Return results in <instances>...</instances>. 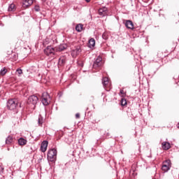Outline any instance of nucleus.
Wrapping results in <instances>:
<instances>
[{"label":"nucleus","mask_w":179,"mask_h":179,"mask_svg":"<svg viewBox=\"0 0 179 179\" xmlns=\"http://www.w3.org/2000/svg\"><path fill=\"white\" fill-rule=\"evenodd\" d=\"M44 1H45V0H43Z\"/></svg>","instance_id":"33"},{"label":"nucleus","mask_w":179,"mask_h":179,"mask_svg":"<svg viewBox=\"0 0 179 179\" xmlns=\"http://www.w3.org/2000/svg\"><path fill=\"white\" fill-rule=\"evenodd\" d=\"M67 47L68 45H66V44H62L58 47V48H56V51L61 52V51L66 50Z\"/></svg>","instance_id":"14"},{"label":"nucleus","mask_w":179,"mask_h":179,"mask_svg":"<svg viewBox=\"0 0 179 179\" xmlns=\"http://www.w3.org/2000/svg\"><path fill=\"white\" fill-rule=\"evenodd\" d=\"M41 101L43 106H48L51 103V96H50L48 92H43L42 94Z\"/></svg>","instance_id":"2"},{"label":"nucleus","mask_w":179,"mask_h":179,"mask_svg":"<svg viewBox=\"0 0 179 179\" xmlns=\"http://www.w3.org/2000/svg\"><path fill=\"white\" fill-rule=\"evenodd\" d=\"M18 143L20 145V146H24V145L27 143V141L23 138H20L18 140Z\"/></svg>","instance_id":"17"},{"label":"nucleus","mask_w":179,"mask_h":179,"mask_svg":"<svg viewBox=\"0 0 179 179\" xmlns=\"http://www.w3.org/2000/svg\"><path fill=\"white\" fill-rule=\"evenodd\" d=\"M120 96H125V92H124L123 90H120Z\"/></svg>","instance_id":"27"},{"label":"nucleus","mask_w":179,"mask_h":179,"mask_svg":"<svg viewBox=\"0 0 179 179\" xmlns=\"http://www.w3.org/2000/svg\"><path fill=\"white\" fill-rule=\"evenodd\" d=\"M80 52H82V49L80 48V46H77L74 50L71 51V55L73 58H75V57L79 55Z\"/></svg>","instance_id":"9"},{"label":"nucleus","mask_w":179,"mask_h":179,"mask_svg":"<svg viewBox=\"0 0 179 179\" xmlns=\"http://www.w3.org/2000/svg\"><path fill=\"white\" fill-rule=\"evenodd\" d=\"M90 48H92L96 45V41L94 38H90L89 41V44H88Z\"/></svg>","instance_id":"15"},{"label":"nucleus","mask_w":179,"mask_h":179,"mask_svg":"<svg viewBox=\"0 0 179 179\" xmlns=\"http://www.w3.org/2000/svg\"><path fill=\"white\" fill-rule=\"evenodd\" d=\"M76 31H78V33H80L82 30H83V24H78L76 26Z\"/></svg>","instance_id":"19"},{"label":"nucleus","mask_w":179,"mask_h":179,"mask_svg":"<svg viewBox=\"0 0 179 179\" xmlns=\"http://www.w3.org/2000/svg\"><path fill=\"white\" fill-rule=\"evenodd\" d=\"M177 128H179V124H177Z\"/></svg>","instance_id":"32"},{"label":"nucleus","mask_w":179,"mask_h":179,"mask_svg":"<svg viewBox=\"0 0 179 179\" xmlns=\"http://www.w3.org/2000/svg\"><path fill=\"white\" fill-rule=\"evenodd\" d=\"M102 37H103V38H104V37H106V34H103Z\"/></svg>","instance_id":"30"},{"label":"nucleus","mask_w":179,"mask_h":179,"mask_svg":"<svg viewBox=\"0 0 179 179\" xmlns=\"http://www.w3.org/2000/svg\"><path fill=\"white\" fill-rule=\"evenodd\" d=\"M8 12H13V10H15V4L11 3V4L8 6Z\"/></svg>","instance_id":"23"},{"label":"nucleus","mask_w":179,"mask_h":179,"mask_svg":"<svg viewBox=\"0 0 179 179\" xmlns=\"http://www.w3.org/2000/svg\"><path fill=\"white\" fill-rule=\"evenodd\" d=\"M43 122H44V119L43 118V117L41 115H40L38 119V125L39 127H41V125H43Z\"/></svg>","instance_id":"20"},{"label":"nucleus","mask_w":179,"mask_h":179,"mask_svg":"<svg viewBox=\"0 0 179 179\" xmlns=\"http://www.w3.org/2000/svg\"><path fill=\"white\" fill-rule=\"evenodd\" d=\"M87 2H90V0H85Z\"/></svg>","instance_id":"31"},{"label":"nucleus","mask_w":179,"mask_h":179,"mask_svg":"<svg viewBox=\"0 0 179 179\" xmlns=\"http://www.w3.org/2000/svg\"><path fill=\"white\" fill-rule=\"evenodd\" d=\"M57 159V150L55 148L51 149L48 152V160L50 162H55Z\"/></svg>","instance_id":"3"},{"label":"nucleus","mask_w":179,"mask_h":179,"mask_svg":"<svg viewBox=\"0 0 179 179\" xmlns=\"http://www.w3.org/2000/svg\"><path fill=\"white\" fill-rule=\"evenodd\" d=\"M121 104L122 106H125L127 104V100L122 99Z\"/></svg>","instance_id":"26"},{"label":"nucleus","mask_w":179,"mask_h":179,"mask_svg":"<svg viewBox=\"0 0 179 179\" xmlns=\"http://www.w3.org/2000/svg\"><path fill=\"white\" fill-rule=\"evenodd\" d=\"M4 168L2 166H0V174H3Z\"/></svg>","instance_id":"28"},{"label":"nucleus","mask_w":179,"mask_h":179,"mask_svg":"<svg viewBox=\"0 0 179 179\" xmlns=\"http://www.w3.org/2000/svg\"><path fill=\"white\" fill-rule=\"evenodd\" d=\"M8 72V69L6 68H3L0 71V76H5L6 73Z\"/></svg>","instance_id":"22"},{"label":"nucleus","mask_w":179,"mask_h":179,"mask_svg":"<svg viewBox=\"0 0 179 179\" xmlns=\"http://www.w3.org/2000/svg\"><path fill=\"white\" fill-rule=\"evenodd\" d=\"M171 168V161L170 159H167L164 161L162 164V170L164 171V173H167L169 170Z\"/></svg>","instance_id":"4"},{"label":"nucleus","mask_w":179,"mask_h":179,"mask_svg":"<svg viewBox=\"0 0 179 179\" xmlns=\"http://www.w3.org/2000/svg\"><path fill=\"white\" fill-rule=\"evenodd\" d=\"M152 179H155V178H152Z\"/></svg>","instance_id":"34"},{"label":"nucleus","mask_w":179,"mask_h":179,"mask_svg":"<svg viewBox=\"0 0 179 179\" xmlns=\"http://www.w3.org/2000/svg\"><path fill=\"white\" fill-rule=\"evenodd\" d=\"M13 142V136H8V138H6V145H10Z\"/></svg>","instance_id":"16"},{"label":"nucleus","mask_w":179,"mask_h":179,"mask_svg":"<svg viewBox=\"0 0 179 179\" xmlns=\"http://www.w3.org/2000/svg\"><path fill=\"white\" fill-rule=\"evenodd\" d=\"M125 26L127 29H130L131 30H134V22L131 20H127L125 22Z\"/></svg>","instance_id":"12"},{"label":"nucleus","mask_w":179,"mask_h":179,"mask_svg":"<svg viewBox=\"0 0 179 179\" xmlns=\"http://www.w3.org/2000/svg\"><path fill=\"white\" fill-rule=\"evenodd\" d=\"M34 10H36V12H40V6H35Z\"/></svg>","instance_id":"25"},{"label":"nucleus","mask_w":179,"mask_h":179,"mask_svg":"<svg viewBox=\"0 0 179 179\" xmlns=\"http://www.w3.org/2000/svg\"><path fill=\"white\" fill-rule=\"evenodd\" d=\"M17 104H19V101L15 99H8L7 101V108L8 110H16V107H17Z\"/></svg>","instance_id":"1"},{"label":"nucleus","mask_w":179,"mask_h":179,"mask_svg":"<svg viewBox=\"0 0 179 179\" xmlns=\"http://www.w3.org/2000/svg\"><path fill=\"white\" fill-rule=\"evenodd\" d=\"M99 16H101L102 17H104V16H107V8L106 7H102L101 8L99 9Z\"/></svg>","instance_id":"10"},{"label":"nucleus","mask_w":179,"mask_h":179,"mask_svg":"<svg viewBox=\"0 0 179 179\" xmlns=\"http://www.w3.org/2000/svg\"><path fill=\"white\" fill-rule=\"evenodd\" d=\"M76 118H80V114L76 113Z\"/></svg>","instance_id":"29"},{"label":"nucleus","mask_w":179,"mask_h":179,"mask_svg":"<svg viewBox=\"0 0 179 179\" xmlns=\"http://www.w3.org/2000/svg\"><path fill=\"white\" fill-rule=\"evenodd\" d=\"M162 149L164 150H169L171 148V145H170V143L164 141L162 143Z\"/></svg>","instance_id":"13"},{"label":"nucleus","mask_w":179,"mask_h":179,"mask_svg":"<svg viewBox=\"0 0 179 179\" xmlns=\"http://www.w3.org/2000/svg\"><path fill=\"white\" fill-rule=\"evenodd\" d=\"M16 73H17L18 76H20L23 73V70H22V69H17L16 70Z\"/></svg>","instance_id":"24"},{"label":"nucleus","mask_w":179,"mask_h":179,"mask_svg":"<svg viewBox=\"0 0 179 179\" xmlns=\"http://www.w3.org/2000/svg\"><path fill=\"white\" fill-rule=\"evenodd\" d=\"M38 102V97L36 95L30 96L28 99V104H32L36 107V104Z\"/></svg>","instance_id":"6"},{"label":"nucleus","mask_w":179,"mask_h":179,"mask_svg":"<svg viewBox=\"0 0 179 179\" xmlns=\"http://www.w3.org/2000/svg\"><path fill=\"white\" fill-rule=\"evenodd\" d=\"M48 147V141H43L41 145V150L44 153L47 150V148Z\"/></svg>","instance_id":"11"},{"label":"nucleus","mask_w":179,"mask_h":179,"mask_svg":"<svg viewBox=\"0 0 179 179\" xmlns=\"http://www.w3.org/2000/svg\"><path fill=\"white\" fill-rule=\"evenodd\" d=\"M102 85L103 88L107 90V89H110V86H111V83H110V80L108 78L104 77L102 78Z\"/></svg>","instance_id":"8"},{"label":"nucleus","mask_w":179,"mask_h":179,"mask_svg":"<svg viewBox=\"0 0 179 179\" xmlns=\"http://www.w3.org/2000/svg\"><path fill=\"white\" fill-rule=\"evenodd\" d=\"M33 1L34 0H24L23 1L24 6H30L31 5H33Z\"/></svg>","instance_id":"18"},{"label":"nucleus","mask_w":179,"mask_h":179,"mask_svg":"<svg viewBox=\"0 0 179 179\" xmlns=\"http://www.w3.org/2000/svg\"><path fill=\"white\" fill-rule=\"evenodd\" d=\"M103 59L101 58V57L99 56L96 60L94 62L93 64V68L96 69V68H100V66H101L103 65Z\"/></svg>","instance_id":"7"},{"label":"nucleus","mask_w":179,"mask_h":179,"mask_svg":"<svg viewBox=\"0 0 179 179\" xmlns=\"http://www.w3.org/2000/svg\"><path fill=\"white\" fill-rule=\"evenodd\" d=\"M57 51L56 48H52V46L49 45L48 46L45 50L44 52L45 55L50 56V55H55V52Z\"/></svg>","instance_id":"5"},{"label":"nucleus","mask_w":179,"mask_h":179,"mask_svg":"<svg viewBox=\"0 0 179 179\" xmlns=\"http://www.w3.org/2000/svg\"><path fill=\"white\" fill-rule=\"evenodd\" d=\"M66 62V59L65 57H60L59 59V64L64 65Z\"/></svg>","instance_id":"21"}]
</instances>
